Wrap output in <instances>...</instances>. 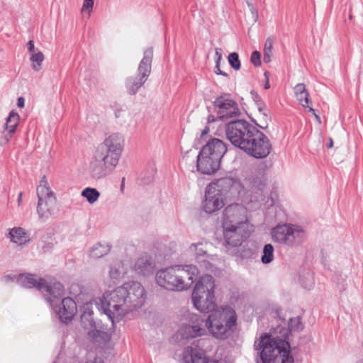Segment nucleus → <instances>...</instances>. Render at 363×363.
I'll return each instance as SVG.
<instances>
[{"label": "nucleus", "instance_id": "603ef678", "mask_svg": "<svg viewBox=\"0 0 363 363\" xmlns=\"http://www.w3.org/2000/svg\"><path fill=\"white\" fill-rule=\"evenodd\" d=\"M124 182H125V178L123 177L122 179V183H121V189L122 191H123V189L124 188V185H125Z\"/></svg>", "mask_w": 363, "mask_h": 363}, {"label": "nucleus", "instance_id": "6ab92c4d", "mask_svg": "<svg viewBox=\"0 0 363 363\" xmlns=\"http://www.w3.org/2000/svg\"><path fill=\"white\" fill-rule=\"evenodd\" d=\"M55 311L61 322L68 323L72 321L77 313V304L72 298H64L62 299L59 308L55 309Z\"/></svg>", "mask_w": 363, "mask_h": 363}, {"label": "nucleus", "instance_id": "c9c22d12", "mask_svg": "<svg viewBox=\"0 0 363 363\" xmlns=\"http://www.w3.org/2000/svg\"><path fill=\"white\" fill-rule=\"evenodd\" d=\"M295 96L299 104L303 108H308L310 107V104H311V101L309 99V94L308 91L296 94Z\"/></svg>", "mask_w": 363, "mask_h": 363}, {"label": "nucleus", "instance_id": "72a5a7b5", "mask_svg": "<svg viewBox=\"0 0 363 363\" xmlns=\"http://www.w3.org/2000/svg\"><path fill=\"white\" fill-rule=\"evenodd\" d=\"M274 45V40L272 38H268L264 43V57L263 60L266 63L271 62V56L272 55V48Z\"/></svg>", "mask_w": 363, "mask_h": 363}, {"label": "nucleus", "instance_id": "6e6552de", "mask_svg": "<svg viewBox=\"0 0 363 363\" xmlns=\"http://www.w3.org/2000/svg\"><path fill=\"white\" fill-rule=\"evenodd\" d=\"M256 128L246 121H233L225 125V135L232 145L242 150Z\"/></svg>", "mask_w": 363, "mask_h": 363}, {"label": "nucleus", "instance_id": "39448f33", "mask_svg": "<svg viewBox=\"0 0 363 363\" xmlns=\"http://www.w3.org/2000/svg\"><path fill=\"white\" fill-rule=\"evenodd\" d=\"M254 347L260 350L262 363H294L290 355L289 343L281 338H273L266 333L255 340Z\"/></svg>", "mask_w": 363, "mask_h": 363}, {"label": "nucleus", "instance_id": "1a4fd4ad", "mask_svg": "<svg viewBox=\"0 0 363 363\" xmlns=\"http://www.w3.org/2000/svg\"><path fill=\"white\" fill-rule=\"evenodd\" d=\"M272 238L276 242L293 247L304 241L305 233L298 225L282 224L272 228Z\"/></svg>", "mask_w": 363, "mask_h": 363}, {"label": "nucleus", "instance_id": "3c124183", "mask_svg": "<svg viewBox=\"0 0 363 363\" xmlns=\"http://www.w3.org/2000/svg\"><path fill=\"white\" fill-rule=\"evenodd\" d=\"M209 131V129L208 127H206L203 130H202V133H201V135H204L208 133V132Z\"/></svg>", "mask_w": 363, "mask_h": 363}, {"label": "nucleus", "instance_id": "bb28decb", "mask_svg": "<svg viewBox=\"0 0 363 363\" xmlns=\"http://www.w3.org/2000/svg\"><path fill=\"white\" fill-rule=\"evenodd\" d=\"M81 324L85 329H91L95 328V322L93 318V312L89 310L84 311L81 315Z\"/></svg>", "mask_w": 363, "mask_h": 363}, {"label": "nucleus", "instance_id": "f3484780", "mask_svg": "<svg viewBox=\"0 0 363 363\" xmlns=\"http://www.w3.org/2000/svg\"><path fill=\"white\" fill-rule=\"evenodd\" d=\"M220 166V161L211 157L201 149L197 156V170L203 174H211L216 172Z\"/></svg>", "mask_w": 363, "mask_h": 363}, {"label": "nucleus", "instance_id": "49530a36", "mask_svg": "<svg viewBox=\"0 0 363 363\" xmlns=\"http://www.w3.org/2000/svg\"><path fill=\"white\" fill-rule=\"evenodd\" d=\"M258 110L260 113H262L265 117H267L268 116V114H269V111L268 109L264 106H259L258 107Z\"/></svg>", "mask_w": 363, "mask_h": 363}, {"label": "nucleus", "instance_id": "9d476101", "mask_svg": "<svg viewBox=\"0 0 363 363\" xmlns=\"http://www.w3.org/2000/svg\"><path fill=\"white\" fill-rule=\"evenodd\" d=\"M272 150V145L268 137L256 128L242 150L254 158L263 159L270 154Z\"/></svg>", "mask_w": 363, "mask_h": 363}, {"label": "nucleus", "instance_id": "7ed1b4c3", "mask_svg": "<svg viewBox=\"0 0 363 363\" xmlns=\"http://www.w3.org/2000/svg\"><path fill=\"white\" fill-rule=\"evenodd\" d=\"M242 189L243 186L238 179L231 177L220 178L206 187L201 209L206 213H213L225 206V200L228 194L230 196L240 194Z\"/></svg>", "mask_w": 363, "mask_h": 363}, {"label": "nucleus", "instance_id": "ea45409f", "mask_svg": "<svg viewBox=\"0 0 363 363\" xmlns=\"http://www.w3.org/2000/svg\"><path fill=\"white\" fill-rule=\"evenodd\" d=\"M260 53L258 51H254L250 57L251 62L255 66H259L261 65Z\"/></svg>", "mask_w": 363, "mask_h": 363}, {"label": "nucleus", "instance_id": "473e14b6", "mask_svg": "<svg viewBox=\"0 0 363 363\" xmlns=\"http://www.w3.org/2000/svg\"><path fill=\"white\" fill-rule=\"evenodd\" d=\"M274 259V247L271 244H267L263 249V255L261 260L264 264L270 263Z\"/></svg>", "mask_w": 363, "mask_h": 363}, {"label": "nucleus", "instance_id": "ddd939ff", "mask_svg": "<svg viewBox=\"0 0 363 363\" xmlns=\"http://www.w3.org/2000/svg\"><path fill=\"white\" fill-rule=\"evenodd\" d=\"M213 106L216 109L218 118L221 121H226L240 115V110L238 103L229 94H223L217 97Z\"/></svg>", "mask_w": 363, "mask_h": 363}, {"label": "nucleus", "instance_id": "f704fd0d", "mask_svg": "<svg viewBox=\"0 0 363 363\" xmlns=\"http://www.w3.org/2000/svg\"><path fill=\"white\" fill-rule=\"evenodd\" d=\"M289 328L291 331H300L303 328L301 318L296 316L291 318L289 322Z\"/></svg>", "mask_w": 363, "mask_h": 363}, {"label": "nucleus", "instance_id": "f03ea898", "mask_svg": "<svg viewBox=\"0 0 363 363\" xmlns=\"http://www.w3.org/2000/svg\"><path fill=\"white\" fill-rule=\"evenodd\" d=\"M101 308L113 323L120 321L126 314L140 308L145 301V291L138 281L123 284L104 294Z\"/></svg>", "mask_w": 363, "mask_h": 363}, {"label": "nucleus", "instance_id": "aec40b11", "mask_svg": "<svg viewBox=\"0 0 363 363\" xmlns=\"http://www.w3.org/2000/svg\"><path fill=\"white\" fill-rule=\"evenodd\" d=\"M204 152H208L221 162V159L227 152V147L223 140L218 138H212L201 148Z\"/></svg>", "mask_w": 363, "mask_h": 363}, {"label": "nucleus", "instance_id": "8fccbe9b", "mask_svg": "<svg viewBox=\"0 0 363 363\" xmlns=\"http://www.w3.org/2000/svg\"><path fill=\"white\" fill-rule=\"evenodd\" d=\"M22 196H23V193L22 192H20L18 194V206H20L21 205V203H22Z\"/></svg>", "mask_w": 363, "mask_h": 363}, {"label": "nucleus", "instance_id": "5fc2aeb1", "mask_svg": "<svg viewBox=\"0 0 363 363\" xmlns=\"http://www.w3.org/2000/svg\"><path fill=\"white\" fill-rule=\"evenodd\" d=\"M333 146V140L330 139V144L328 145L329 147H331Z\"/></svg>", "mask_w": 363, "mask_h": 363}, {"label": "nucleus", "instance_id": "9b49d317", "mask_svg": "<svg viewBox=\"0 0 363 363\" xmlns=\"http://www.w3.org/2000/svg\"><path fill=\"white\" fill-rule=\"evenodd\" d=\"M125 139L122 134L114 133L106 137L96 148L99 152L118 164L123 151Z\"/></svg>", "mask_w": 363, "mask_h": 363}, {"label": "nucleus", "instance_id": "c85d7f7f", "mask_svg": "<svg viewBox=\"0 0 363 363\" xmlns=\"http://www.w3.org/2000/svg\"><path fill=\"white\" fill-rule=\"evenodd\" d=\"M250 187L254 189L262 191L266 185V179L263 174L258 176H252L248 179Z\"/></svg>", "mask_w": 363, "mask_h": 363}, {"label": "nucleus", "instance_id": "864d4df0", "mask_svg": "<svg viewBox=\"0 0 363 363\" xmlns=\"http://www.w3.org/2000/svg\"><path fill=\"white\" fill-rule=\"evenodd\" d=\"M312 286H313V282L311 281V283L309 284V286L308 287L305 286V288H307L308 289H310Z\"/></svg>", "mask_w": 363, "mask_h": 363}, {"label": "nucleus", "instance_id": "b1692460", "mask_svg": "<svg viewBox=\"0 0 363 363\" xmlns=\"http://www.w3.org/2000/svg\"><path fill=\"white\" fill-rule=\"evenodd\" d=\"M9 235L11 241L19 245H25L30 241L29 234L21 227L11 229Z\"/></svg>", "mask_w": 363, "mask_h": 363}, {"label": "nucleus", "instance_id": "c756f323", "mask_svg": "<svg viewBox=\"0 0 363 363\" xmlns=\"http://www.w3.org/2000/svg\"><path fill=\"white\" fill-rule=\"evenodd\" d=\"M109 250L110 249L108 245H104L101 243H98L90 250V256L95 259L100 258L106 255Z\"/></svg>", "mask_w": 363, "mask_h": 363}, {"label": "nucleus", "instance_id": "f257e3e1", "mask_svg": "<svg viewBox=\"0 0 363 363\" xmlns=\"http://www.w3.org/2000/svg\"><path fill=\"white\" fill-rule=\"evenodd\" d=\"M214 279L211 275L200 277L192 293L194 307L202 313H209L206 320V328L216 339H227L233 332L237 324V314L231 307L216 308L214 294Z\"/></svg>", "mask_w": 363, "mask_h": 363}, {"label": "nucleus", "instance_id": "a19ab883", "mask_svg": "<svg viewBox=\"0 0 363 363\" xmlns=\"http://www.w3.org/2000/svg\"><path fill=\"white\" fill-rule=\"evenodd\" d=\"M306 91H307V90L306 89V86L303 83L298 84L294 87L295 95L301 94V93L306 92Z\"/></svg>", "mask_w": 363, "mask_h": 363}, {"label": "nucleus", "instance_id": "58836bf2", "mask_svg": "<svg viewBox=\"0 0 363 363\" xmlns=\"http://www.w3.org/2000/svg\"><path fill=\"white\" fill-rule=\"evenodd\" d=\"M94 0H84L81 9L82 13L87 12L89 16L91 14L94 7Z\"/></svg>", "mask_w": 363, "mask_h": 363}, {"label": "nucleus", "instance_id": "4c0bfd02", "mask_svg": "<svg viewBox=\"0 0 363 363\" xmlns=\"http://www.w3.org/2000/svg\"><path fill=\"white\" fill-rule=\"evenodd\" d=\"M189 249L191 252L195 253L197 257L203 256L206 253L205 246L202 242L191 244Z\"/></svg>", "mask_w": 363, "mask_h": 363}, {"label": "nucleus", "instance_id": "c03bdc74", "mask_svg": "<svg viewBox=\"0 0 363 363\" xmlns=\"http://www.w3.org/2000/svg\"><path fill=\"white\" fill-rule=\"evenodd\" d=\"M27 48H28V52L32 55L33 53H35V45H34V42L33 40H29L27 43Z\"/></svg>", "mask_w": 363, "mask_h": 363}, {"label": "nucleus", "instance_id": "2f4dec72", "mask_svg": "<svg viewBox=\"0 0 363 363\" xmlns=\"http://www.w3.org/2000/svg\"><path fill=\"white\" fill-rule=\"evenodd\" d=\"M82 196L85 197L89 203H94L99 198L100 193L96 189L87 187L82 191Z\"/></svg>", "mask_w": 363, "mask_h": 363}, {"label": "nucleus", "instance_id": "0eeeda50", "mask_svg": "<svg viewBox=\"0 0 363 363\" xmlns=\"http://www.w3.org/2000/svg\"><path fill=\"white\" fill-rule=\"evenodd\" d=\"M152 57L153 49L149 48L145 50L143 57L139 64L138 75L125 79V86L128 94L135 95L147 80L151 73Z\"/></svg>", "mask_w": 363, "mask_h": 363}, {"label": "nucleus", "instance_id": "de8ad7c7", "mask_svg": "<svg viewBox=\"0 0 363 363\" xmlns=\"http://www.w3.org/2000/svg\"><path fill=\"white\" fill-rule=\"evenodd\" d=\"M265 78H266V82H265V84H264V89H269L270 87V84H269V72H265L264 74Z\"/></svg>", "mask_w": 363, "mask_h": 363}, {"label": "nucleus", "instance_id": "393cba45", "mask_svg": "<svg viewBox=\"0 0 363 363\" xmlns=\"http://www.w3.org/2000/svg\"><path fill=\"white\" fill-rule=\"evenodd\" d=\"M126 274V269L121 260L114 261L109 267L108 275L113 283L119 281Z\"/></svg>", "mask_w": 363, "mask_h": 363}, {"label": "nucleus", "instance_id": "cd10ccee", "mask_svg": "<svg viewBox=\"0 0 363 363\" xmlns=\"http://www.w3.org/2000/svg\"><path fill=\"white\" fill-rule=\"evenodd\" d=\"M19 122V115L14 112L13 111H11L6 122V129L9 133H14L16 128Z\"/></svg>", "mask_w": 363, "mask_h": 363}, {"label": "nucleus", "instance_id": "412c9836", "mask_svg": "<svg viewBox=\"0 0 363 363\" xmlns=\"http://www.w3.org/2000/svg\"><path fill=\"white\" fill-rule=\"evenodd\" d=\"M182 363H218V362L206 361L201 350L189 346L184 350Z\"/></svg>", "mask_w": 363, "mask_h": 363}, {"label": "nucleus", "instance_id": "a18cd8bd", "mask_svg": "<svg viewBox=\"0 0 363 363\" xmlns=\"http://www.w3.org/2000/svg\"><path fill=\"white\" fill-rule=\"evenodd\" d=\"M308 111H309V112H311V113H313V115L314 116V117H315V120L317 121V122H318V123H321L320 118L319 117V116H318V115H317V114L315 113V110H314L311 106H310L309 108H308Z\"/></svg>", "mask_w": 363, "mask_h": 363}, {"label": "nucleus", "instance_id": "5701e85b", "mask_svg": "<svg viewBox=\"0 0 363 363\" xmlns=\"http://www.w3.org/2000/svg\"><path fill=\"white\" fill-rule=\"evenodd\" d=\"M45 279H36L33 274H21L17 277V283L23 287L31 289L36 288L38 291L42 290Z\"/></svg>", "mask_w": 363, "mask_h": 363}, {"label": "nucleus", "instance_id": "4468645a", "mask_svg": "<svg viewBox=\"0 0 363 363\" xmlns=\"http://www.w3.org/2000/svg\"><path fill=\"white\" fill-rule=\"evenodd\" d=\"M246 218V209L241 205L234 203L225 207L222 226L248 225Z\"/></svg>", "mask_w": 363, "mask_h": 363}, {"label": "nucleus", "instance_id": "a211bd4d", "mask_svg": "<svg viewBox=\"0 0 363 363\" xmlns=\"http://www.w3.org/2000/svg\"><path fill=\"white\" fill-rule=\"evenodd\" d=\"M40 291L43 294L47 301L54 307L55 302L62 298L65 290L62 284L60 282H48L44 279L42 290H40Z\"/></svg>", "mask_w": 363, "mask_h": 363}, {"label": "nucleus", "instance_id": "f8f14e48", "mask_svg": "<svg viewBox=\"0 0 363 363\" xmlns=\"http://www.w3.org/2000/svg\"><path fill=\"white\" fill-rule=\"evenodd\" d=\"M118 164L95 150L89 164V172L94 179H100L112 173Z\"/></svg>", "mask_w": 363, "mask_h": 363}, {"label": "nucleus", "instance_id": "37998d69", "mask_svg": "<svg viewBox=\"0 0 363 363\" xmlns=\"http://www.w3.org/2000/svg\"><path fill=\"white\" fill-rule=\"evenodd\" d=\"M214 72H215L216 74L223 75V76L226 77L228 76V74L226 72H223V71L220 69V64H216V63Z\"/></svg>", "mask_w": 363, "mask_h": 363}, {"label": "nucleus", "instance_id": "79ce46f5", "mask_svg": "<svg viewBox=\"0 0 363 363\" xmlns=\"http://www.w3.org/2000/svg\"><path fill=\"white\" fill-rule=\"evenodd\" d=\"M215 55H216V63L220 64V62L222 59V49L217 48L215 50Z\"/></svg>", "mask_w": 363, "mask_h": 363}, {"label": "nucleus", "instance_id": "423d86ee", "mask_svg": "<svg viewBox=\"0 0 363 363\" xmlns=\"http://www.w3.org/2000/svg\"><path fill=\"white\" fill-rule=\"evenodd\" d=\"M37 196L38 199L37 206L38 219L42 222H45L55 214L56 210V198L48 186L45 176L43 177L37 187Z\"/></svg>", "mask_w": 363, "mask_h": 363}, {"label": "nucleus", "instance_id": "09e8293b", "mask_svg": "<svg viewBox=\"0 0 363 363\" xmlns=\"http://www.w3.org/2000/svg\"><path fill=\"white\" fill-rule=\"evenodd\" d=\"M24 99L21 96L18 99V102H17V105L19 108H23L24 107Z\"/></svg>", "mask_w": 363, "mask_h": 363}, {"label": "nucleus", "instance_id": "dca6fc26", "mask_svg": "<svg viewBox=\"0 0 363 363\" xmlns=\"http://www.w3.org/2000/svg\"><path fill=\"white\" fill-rule=\"evenodd\" d=\"M206 320L197 314H191L189 316V324L182 328L184 331L183 336L188 337H196L206 335Z\"/></svg>", "mask_w": 363, "mask_h": 363}, {"label": "nucleus", "instance_id": "2eb2a0df", "mask_svg": "<svg viewBox=\"0 0 363 363\" xmlns=\"http://www.w3.org/2000/svg\"><path fill=\"white\" fill-rule=\"evenodd\" d=\"M226 245L238 247L249 237L248 225L222 226Z\"/></svg>", "mask_w": 363, "mask_h": 363}, {"label": "nucleus", "instance_id": "a878e982", "mask_svg": "<svg viewBox=\"0 0 363 363\" xmlns=\"http://www.w3.org/2000/svg\"><path fill=\"white\" fill-rule=\"evenodd\" d=\"M89 330L87 333L88 338L94 343L100 345L108 340L109 337L106 333L96 330L95 328Z\"/></svg>", "mask_w": 363, "mask_h": 363}, {"label": "nucleus", "instance_id": "4be33fe9", "mask_svg": "<svg viewBox=\"0 0 363 363\" xmlns=\"http://www.w3.org/2000/svg\"><path fill=\"white\" fill-rule=\"evenodd\" d=\"M154 262L151 257L147 254L142 255L135 261L133 269L135 272L143 276H148L153 273Z\"/></svg>", "mask_w": 363, "mask_h": 363}, {"label": "nucleus", "instance_id": "20e7f679", "mask_svg": "<svg viewBox=\"0 0 363 363\" xmlns=\"http://www.w3.org/2000/svg\"><path fill=\"white\" fill-rule=\"evenodd\" d=\"M198 274L199 269L194 265H176L158 271L156 281L167 289L183 291L191 286Z\"/></svg>", "mask_w": 363, "mask_h": 363}, {"label": "nucleus", "instance_id": "e433bc0d", "mask_svg": "<svg viewBox=\"0 0 363 363\" xmlns=\"http://www.w3.org/2000/svg\"><path fill=\"white\" fill-rule=\"evenodd\" d=\"M228 62L231 67L235 70H238L240 68V61L239 60V55L237 52L230 53L228 57Z\"/></svg>", "mask_w": 363, "mask_h": 363}, {"label": "nucleus", "instance_id": "7c9ffc66", "mask_svg": "<svg viewBox=\"0 0 363 363\" xmlns=\"http://www.w3.org/2000/svg\"><path fill=\"white\" fill-rule=\"evenodd\" d=\"M45 59L44 55L42 52L33 53L30 57V60L32 62V68L33 70L38 72L42 69V63Z\"/></svg>", "mask_w": 363, "mask_h": 363}]
</instances>
